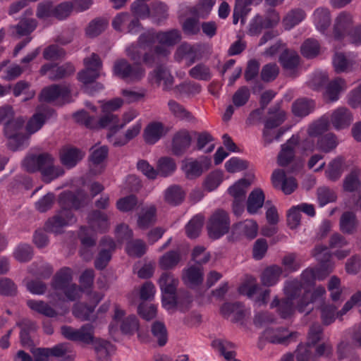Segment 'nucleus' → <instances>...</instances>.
<instances>
[{"mask_svg": "<svg viewBox=\"0 0 361 361\" xmlns=\"http://www.w3.org/2000/svg\"><path fill=\"white\" fill-rule=\"evenodd\" d=\"M167 132V128L161 123L153 121L145 127L143 137L147 143L154 144L164 136Z\"/></svg>", "mask_w": 361, "mask_h": 361, "instance_id": "nucleus-30", "label": "nucleus"}, {"mask_svg": "<svg viewBox=\"0 0 361 361\" xmlns=\"http://www.w3.org/2000/svg\"><path fill=\"white\" fill-rule=\"evenodd\" d=\"M125 312L118 306H115L112 320L109 326L111 336L116 338L121 331L123 334L131 335L138 330V320L134 315L124 317Z\"/></svg>", "mask_w": 361, "mask_h": 361, "instance_id": "nucleus-11", "label": "nucleus"}, {"mask_svg": "<svg viewBox=\"0 0 361 361\" xmlns=\"http://www.w3.org/2000/svg\"><path fill=\"white\" fill-rule=\"evenodd\" d=\"M281 274V269L278 266L267 267L261 276L262 282L267 286H274L279 281Z\"/></svg>", "mask_w": 361, "mask_h": 361, "instance_id": "nucleus-49", "label": "nucleus"}, {"mask_svg": "<svg viewBox=\"0 0 361 361\" xmlns=\"http://www.w3.org/2000/svg\"><path fill=\"white\" fill-rule=\"evenodd\" d=\"M310 19L317 31L323 35H327L331 24V12L329 8L317 7L313 11Z\"/></svg>", "mask_w": 361, "mask_h": 361, "instance_id": "nucleus-20", "label": "nucleus"}, {"mask_svg": "<svg viewBox=\"0 0 361 361\" xmlns=\"http://www.w3.org/2000/svg\"><path fill=\"white\" fill-rule=\"evenodd\" d=\"M322 327L317 324L311 327L306 345L300 344L295 352V357L298 361H308L312 356L311 348L321 339Z\"/></svg>", "mask_w": 361, "mask_h": 361, "instance_id": "nucleus-18", "label": "nucleus"}, {"mask_svg": "<svg viewBox=\"0 0 361 361\" xmlns=\"http://www.w3.org/2000/svg\"><path fill=\"white\" fill-rule=\"evenodd\" d=\"M294 334L289 332L286 329H267L263 333V337L267 341L273 343H285L288 342Z\"/></svg>", "mask_w": 361, "mask_h": 361, "instance_id": "nucleus-38", "label": "nucleus"}, {"mask_svg": "<svg viewBox=\"0 0 361 361\" xmlns=\"http://www.w3.org/2000/svg\"><path fill=\"white\" fill-rule=\"evenodd\" d=\"M350 166L344 157L337 156L331 159L324 169L325 177L331 181H336L341 178L345 169Z\"/></svg>", "mask_w": 361, "mask_h": 361, "instance_id": "nucleus-24", "label": "nucleus"}, {"mask_svg": "<svg viewBox=\"0 0 361 361\" xmlns=\"http://www.w3.org/2000/svg\"><path fill=\"white\" fill-rule=\"evenodd\" d=\"M353 343L341 341L338 345V356L342 360L350 354L353 350V345L361 346V323L356 326L352 334Z\"/></svg>", "mask_w": 361, "mask_h": 361, "instance_id": "nucleus-34", "label": "nucleus"}, {"mask_svg": "<svg viewBox=\"0 0 361 361\" xmlns=\"http://www.w3.org/2000/svg\"><path fill=\"white\" fill-rule=\"evenodd\" d=\"M312 255L315 259L322 263L319 268H308L301 275V281L292 280L286 283L284 293L286 299L281 302L275 298L271 306L278 307V312L282 318H288L293 316L296 311L300 313H309L314 308V304L322 302L326 294L324 287L317 286L312 292L305 291L304 295H300L302 288L312 285L317 280H322L329 273L328 270H323L325 263L330 262L331 255L329 248L323 245H317Z\"/></svg>", "mask_w": 361, "mask_h": 361, "instance_id": "nucleus-1", "label": "nucleus"}, {"mask_svg": "<svg viewBox=\"0 0 361 361\" xmlns=\"http://www.w3.org/2000/svg\"><path fill=\"white\" fill-rule=\"evenodd\" d=\"M258 224L252 219H246L233 224L231 228V238L238 240L242 238L254 239L258 233Z\"/></svg>", "mask_w": 361, "mask_h": 361, "instance_id": "nucleus-19", "label": "nucleus"}, {"mask_svg": "<svg viewBox=\"0 0 361 361\" xmlns=\"http://www.w3.org/2000/svg\"><path fill=\"white\" fill-rule=\"evenodd\" d=\"M191 142V138L188 131L181 130L177 133L173 140V149L176 154H179L187 147Z\"/></svg>", "mask_w": 361, "mask_h": 361, "instance_id": "nucleus-54", "label": "nucleus"}, {"mask_svg": "<svg viewBox=\"0 0 361 361\" xmlns=\"http://www.w3.org/2000/svg\"><path fill=\"white\" fill-rule=\"evenodd\" d=\"M210 159L207 157H200L197 160L185 159L183 161L182 169L190 178L200 176L202 172L209 169Z\"/></svg>", "mask_w": 361, "mask_h": 361, "instance_id": "nucleus-25", "label": "nucleus"}, {"mask_svg": "<svg viewBox=\"0 0 361 361\" xmlns=\"http://www.w3.org/2000/svg\"><path fill=\"white\" fill-rule=\"evenodd\" d=\"M87 197L82 192L73 195L71 192H63L59 198L60 205L63 209L46 224L47 229L52 233H59L66 226L74 224L76 221L71 210L66 207L78 209L81 202H85Z\"/></svg>", "mask_w": 361, "mask_h": 361, "instance_id": "nucleus-4", "label": "nucleus"}, {"mask_svg": "<svg viewBox=\"0 0 361 361\" xmlns=\"http://www.w3.org/2000/svg\"><path fill=\"white\" fill-rule=\"evenodd\" d=\"M221 314L233 320H238L243 314V308L239 303H225L221 308Z\"/></svg>", "mask_w": 361, "mask_h": 361, "instance_id": "nucleus-58", "label": "nucleus"}, {"mask_svg": "<svg viewBox=\"0 0 361 361\" xmlns=\"http://www.w3.org/2000/svg\"><path fill=\"white\" fill-rule=\"evenodd\" d=\"M347 85L345 80L340 78H336L327 86L325 97L327 99L332 102L336 101L338 99L340 93L345 91Z\"/></svg>", "mask_w": 361, "mask_h": 361, "instance_id": "nucleus-44", "label": "nucleus"}, {"mask_svg": "<svg viewBox=\"0 0 361 361\" xmlns=\"http://www.w3.org/2000/svg\"><path fill=\"white\" fill-rule=\"evenodd\" d=\"M355 24V17L352 13L340 12L334 18L332 35L329 39V42L333 46H336L337 42L344 44L346 35Z\"/></svg>", "mask_w": 361, "mask_h": 361, "instance_id": "nucleus-12", "label": "nucleus"}, {"mask_svg": "<svg viewBox=\"0 0 361 361\" xmlns=\"http://www.w3.org/2000/svg\"><path fill=\"white\" fill-rule=\"evenodd\" d=\"M149 80L151 82L163 86L164 89H169L171 87L173 79L171 73L163 68H157L149 75Z\"/></svg>", "mask_w": 361, "mask_h": 361, "instance_id": "nucleus-40", "label": "nucleus"}, {"mask_svg": "<svg viewBox=\"0 0 361 361\" xmlns=\"http://www.w3.org/2000/svg\"><path fill=\"white\" fill-rule=\"evenodd\" d=\"M185 197V192L181 188L177 185L169 187L164 192L165 200L172 204L180 203Z\"/></svg>", "mask_w": 361, "mask_h": 361, "instance_id": "nucleus-55", "label": "nucleus"}, {"mask_svg": "<svg viewBox=\"0 0 361 361\" xmlns=\"http://www.w3.org/2000/svg\"><path fill=\"white\" fill-rule=\"evenodd\" d=\"M104 294L100 293H88V299L92 302L93 307H87L82 304H77L73 309V314L82 319L89 320L92 319L91 314L93 312L94 306L103 298Z\"/></svg>", "mask_w": 361, "mask_h": 361, "instance_id": "nucleus-27", "label": "nucleus"}, {"mask_svg": "<svg viewBox=\"0 0 361 361\" xmlns=\"http://www.w3.org/2000/svg\"><path fill=\"white\" fill-rule=\"evenodd\" d=\"M157 221V208L155 205L147 204L141 208L137 217V226L146 228Z\"/></svg>", "mask_w": 361, "mask_h": 361, "instance_id": "nucleus-36", "label": "nucleus"}, {"mask_svg": "<svg viewBox=\"0 0 361 361\" xmlns=\"http://www.w3.org/2000/svg\"><path fill=\"white\" fill-rule=\"evenodd\" d=\"M152 333L159 345H164L168 339L167 331L164 323L156 322L152 326Z\"/></svg>", "mask_w": 361, "mask_h": 361, "instance_id": "nucleus-64", "label": "nucleus"}, {"mask_svg": "<svg viewBox=\"0 0 361 361\" xmlns=\"http://www.w3.org/2000/svg\"><path fill=\"white\" fill-rule=\"evenodd\" d=\"M176 170V164L170 158H161L157 163L158 175L166 177L171 175Z\"/></svg>", "mask_w": 361, "mask_h": 361, "instance_id": "nucleus-62", "label": "nucleus"}, {"mask_svg": "<svg viewBox=\"0 0 361 361\" xmlns=\"http://www.w3.org/2000/svg\"><path fill=\"white\" fill-rule=\"evenodd\" d=\"M336 199V192L329 188L322 187L317 190V201L320 207L335 202Z\"/></svg>", "mask_w": 361, "mask_h": 361, "instance_id": "nucleus-60", "label": "nucleus"}, {"mask_svg": "<svg viewBox=\"0 0 361 361\" xmlns=\"http://www.w3.org/2000/svg\"><path fill=\"white\" fill-rule=\"evenodd\" d=\"M138 114L137 110L132 109L124 112L121 119L116 114H109L99 118V125L110 132L118 133L121 129L133 121Z\"/></svg>", "mask_w": 361, "mask_h": 361, "instance_id": "nucleus-14", "label": "nucleus"}, {"mask_svg": "<svg viewBox=\"0 0 361 361\" xmlns=\"http://www.w3.org/2000/svg\"><path fill=\"white\" fill-rule=\"evenodd\" d=\"M202 271L198 267H190L183 271V280L189 286H194L202 281Z\"/></svg>", "mask_w": 361, "mask_h": 361, "instance_id": "nucleus-45", "label": "nucleus"}, {"mask_svg": "<svg viewBox=\"0 0 361 361\" xmlns=\"http://www.w3.org/2000/svg\"><path fill=\"white\" fill-rule=\"evenodd\" d=\"M264 202V195L260 189L254 190L249 195L247 204V212L250 214H255Z\"/></svg>", "mask_w": 361, "mask_h": 361, "instance_id": "nucleus-48", "label": "nucleus"}, {"mask_svg": "<svg viewBox=\"0 0 361 361\" xmlns=\"http://www.w3.org/2000/svg\"><path fill=\"white\" fill-rule=\"evenodd\" d=\"M180 39V33L176 30L168 32H159L156 35L152 32L144 33L139 37L138 44H132L126 49L127 55L133 60L140 59L141 50L147 48H154V56L151 59L148 54L144 57L146 63L158 60L161 56H166L169 53V47L176 44Z\"/></svg>", "mask_w": 361, "mask_h": 361, "instance_id": "nucleus-2", "label": "nucleus"}, {"mask_svg": "<svg viewBox=\"0 0 361 361\" xmlns=\"http://www.w3.org/2000/svg\"><path fill=\"white\" fill-rule=\"evenodd\" d=\"M285 113L283 111H280L278 112L276 118L269 119L266 122L264 137L267 142H271L274 140L272 135L275 133L274 128L279 126L285 120Z\"/></svg>", "mask_w": 361, "mask_h": 361, "instance_id": "nucleus-51", "label": "nucleus"}, {"mask_svg": "<svg viewBox=\"0 0 361 361\" xmlns=\"http://www.w3.org/2000/svg\"><path fill=\"white\" fill-rule=\"evenodd\" d=\"M230 227V219L227 212L224 210L216 211L210 217L207 224L209 236L217 239L226 234Z\"/></svg>", "mask_w": 361, "mask_h": 361, "instance_id": "nucleus-15", "label": "nucleus"}, {"mask_svg": "<svg viewBox=\"0 0 361 361\" xmlns=\"http://www.w3.org/2000/svg\"><path fill=\"white\" fill-rule=\"evenodd\" d=\"M73 71L74 68L71 64L58 66L55 64L49 63L43 66L40 70L42 75H46L51 80L61 78Z\"/></svg>", "mask_w": 361, "mask_h": 361, "instance_id": "nucleus-33", "label": "nucleus"}, {"mask_svg": "<svg viewBox=\"0 0 361 361\" xmlns=\"http://www.w3.org/2000/svg\"><path fill=\"white\" fill-rule=\"evenodd\" d=\"M87 222L89 228H81L79 233L82 246L80 253L85 259H88L92 256V253H88L87 249L94 245V233L104 232L109 226L107 216L99 211L91 213L88 216Z\"/></svg>", "mask_w": 361, "mask_h": 361, "instance_id": "nucleus-7", "label": "nucleus"}, {"mask_svg": "<svg viewBox=\"0 0 361 361\" xmlns=\"http://www.w3.org/2000/svg\"><path fill=\"white\" fill-rule=\"evenodd\" d=\"M332 64L336 73H348L354 70L357 63L355 56L336 52L332 59Z\"/></svg>", "mask_w": 361, "mask_h": 361, "instance_id": "nucleus-29", "label": "nucleus"}, {"mask_svg": "<svg viewBox=\"0 0 361 361\" xmlns=\"http://www.w3.org/2000/svg\"><path fill=\"white\" fill-rule=\"evenodd\" d=\"M329 129V118L322 117L319 120L311 124L307 130L308 136L303 141L305 151L312 152L315 149L328 153L334 149L338 145L337 137L333 133H328L317 139V145L314 138L321 135Z\"/></svg>", "mask_w": 361, "mask_h": 361, "instance_id": "nucleus-5", "label": "nucleus"}, {"mask_svg": "<svg viewBox=\"0 0 361 361\" xmlns=\"http://www.w3.org/2000/svg\"><path fill=\"white\" fill-rule=\"evenodd\" d=\"M305 17L306 13L302 9H293L286 13L282 23L286 30H290L304 20Z\"/></svg>", "mask_w": 361, "mask_h": 361, "instance_id": "nucleus-43", "label": "nucleus"}, {"mask_svg": "<svg viewBox=\"0 0 361 361\" xmlns=\"http://www.w3.org/2000/svg\"><path fill=\"white\" fill-rule=\"evenodd\" d=\"M13 111L10 106L0 108V123H4L5 135L8 139V147L19 150L27 145V137L20 133L24 121L20 118L13 119Z\"/></svg>", "mask_w": 361, "mask_h": 361, "instance_id": "nucleus-6", "label": "nucleus"}, {"mask_svg": "<svg viewBox=\"0 0 361 361\" xmlns=\"http://www.w3.org/2000/svg\"><path fill=\"white\" fill-rule=\"evenodd\" d=\"M85 156V153L76 148L66 147L60 152V160L68 169L74 167Z\"/></svg>", "mask_w": 361, "mask_h": 361, "instance_id": "nucleus-32", "label": "nucleus"}, {"mask_svg": "<svg viewBox=\"0 0 361 361\" xmlns=\"http://www.w3.org/2000/svg\"><path fill=\"white\" fill-rule=\"evenodd\" d=\"M212 346L225 361H241L236 358L235 345L233 343L218 338L212 341Z\"/></svg>", "mask_w": 361, "mask_h": 361, "instance_id": "nucleus-28", "label": "nucleus"}, {"mask_svg": "<svg viewBox=\"0 0 361 361\" xmlns=\"http://www.w3.org/2000/svg\"><path fill=\"white\" fill-rule=\"evenodd\" d=\"M224 180V173L221 170H214L208 173L203 180L202 188L207 192L216 190Z\"/></svg>", "mask_w": 361, "mask_h": 361, "instance_id": "nucleus-39", "label": "nucleus"}, {"mask_svg": "<svg viewBox=\"0 0 361 361\" xmlns=\"http://www.w3.org/2000/svg\"><path fill=\"white\" fill-rule=\"evenodd\" d=\"M102 249L95 261V266L97 269L104 268L111 259V251L115 248L114 242L109 238L104 239L102 242Z\"/></svg>", "mask_w": 361, "mask_h": 361, "instance_id": "nucleus-41", "label": "nucleus"}, {"mask_svg": "<svg viewBox=\"0 0 361 361\" xmlns=\"http://www.w3.org/2000/svg\"><path fill=\"white\" fill-rule=\"evenodd\" d=\"M178 281L171 273H163L160 276L158 284L160 287L162 294V305L168 311L173 310L176 307L180 310H184L190 303L191 300L189 297L181 298L176 297V290Z\"/></svg>", "mask_w": 361, "mask_h": 361, "instance_id": "nucleus-8", "label": "nucleus"}, {"mask_svg": "<svg viewBox=\"0 0 361 361\" xmlns=\"http://www.w3.org/2000/svg\"><path fill=\"white\" fill-rule=\"evenodd\" d=\"M271 182L274 188L280 189L284 194L293 193L298 187L295 178L287 175L284 171L275 170L271 176Z\"/></svg>", "mask_w": 361, "mask_h": 361, "instance_id": "nucleus-21", "label": "nucleus"}, {"mask_svg": "<svg viewBox=\"0 0 361 361\" xmlns=\"http://www.w3.org/2000/svg\"><path fill=\"white\" fill-rule=\"evenodd\" d=\"M42 178L45 182L49 183L53 180L61 176L64 173V170L60 166L54 164V159L48 154L45 163L41 171Z\"/></svg>", "mask_w": 361, "mask_h": 361, "instance_id": "nucleus-35", "label": "nucleus"}, {"mask_svg": "<svg viewBox=\"0 0 361 361\" xmlns=\"http://www.w3.org/2000/svg\"><path fill=\"white\" fill-rule=\"evenodd\" d=\"M180 260L178 251H170L163 255L159 259V266L161 269L167 270L175 267Z\"/></svg>", "mask_w": 361, "mask_h": 361, "instance_id": "nucleus-52", "label": "nucleus"}, {"mask_svg": "<svg viewBox=\"0 0 361 361\" xmlns=\"http://www.w3.org/2000/svg\"><path fill=\"white\" fill-rule=\"evenodd\" d=\"M84 66L85 69L78 73V80L85 85V91L88 94H94L103 89L102 84L93 83L102 75V61L98 55L92 54L84 59Z\"/></svg>", "mask_w": 361, "mask_h": 361, "instance_id": "nucleus-10", "label": "nucleus"}, {"mask_svg": "<svg viewBox=\"0 0 361 361\" xmlns=\"http://www.w3.org/2000/svg\"><path fill=\"white\" fill-rule=\"evenodd\" d=\"M113 72L116 76L128 81H137L145 75V71L141 67H131L124 59L118 60L114 63Z\"/></svg>", "mask_w": 361, "mask_h": 361, "instance_id": "nucleus-16", "label": "nucleus"}, {"mask_svg": "<svg viewBox=\"0 0 361 361\" xmlns=\"http://www.w3.org/2000/svg\"><path fill=\"white\" fill-rule=\"evenodd\" d=\"M47 156L48 154L27 156L23 161V167L29 172L42 171Z\"/></svg>", "mask_w": 361, "mask_h": 361, "instance_id": "nucleus-46", "label": "nucleus"}, {"mask_svg": "<svg viewBox=\"0 0 361 361\" xmlns=\"http://www.w3.org/2000/svg\"><path fill=\"white\" fill-rule=\"evenodd\" d=\"M340 226L343 232L353 233L358 226V221L353 212H344L340 220Z\"/></svg>", "mask_w": 361, "mask_h": 361, "instance_id": "nucleus-47", "label": "nucleus"}, {"mask_svg": "<svg viewBox=\"0 0 361 361\" xmlns=\"http://www.w3.org/2000/svg\"><path fill=\"white\" fill-rule=\"evenodd\" d=\"M320 51V45L317 40L310 38L306 39L301 46L302 54L308 59L317 56Z\"/></svg>", "mask_w": 361, "mask_h": 361, "instance_id": "nucleus-56", "label": "nucleus"}, {"mask_svg": "<svg viewBox=\"0 0 361 361\" xmlns=\"http://www.w3.org/2000/svg\"><path fill=\"white\" fill-rule=\"evenodd\" d=\"M253 181V177L241 178L228 188V192L235 200H244L247 189Z\"/></svg>", "mask_w": 361, "mask_h": 361, "instance_id": "nucleus-42", "label": "nucleus"}, {"mask_svg": "<svg viewBox=\"0 0 361 361\" xmlns=\"http://www.w3.org/2000/svg\"><path fill=\"white\" fill-rule=\"evenodd\" d=\"M355 305L361 306L360 291L353 294L339 311H336V307L334 305H323L320 310L322 320L324 324L329 325L333 323L336 318H341Z\"/></svg>", "mask_w": 361, "mask_h": 361, "instance_id": "nucleus-13", "label": "nucleus"}, {"mask_svg": "<svg viewBox=\"0 0 361 361\" xmlns=\"http://www.w3.org/2000/svg\"><path fill=\"white\" fill-rule=\"evenodd\" d=\"M343 189L346 192H360L361 190V168L354 166L345 176Z\"/></svg>", "mask_w": 361, "mask_h": 361, "instance_id": "nucleus-31", "label": "nucleus"}, {"mask_svg": "<svg viewBox=\"0 0 361 361\" xmlns=\"http://www.w3.org/2000/svg\"><path fill=\"white\" fill-rule=\"evenodd\" d=\"M314 108V103L312 100L300 99L293 104V113L296 116H305L308 115Z\"/></svg>", "mask_w": 361, "mask_h": 361, "instance_id": "nucleus-53", "label": "nucleus"}, {"mask_svg": "<svg viewBox=\"0 0 361 361\" xmlns=\"http://www.w3.org/2000/svg\"><path fill=\"white\" fill-rule=\"evenodd\" d=\"M196 57V52L194 48L187 44H181L176 51L175 59L180 61L182 60L185 61L187 66L191 65L194 63Z\"/></svg>", "mask_w": 361, "mask_h": 361, "instance_id": "nucleus-50", "label": "nucleus"}, {"mask_svg": "<svg viewBox=\"0 0 361 361\" xmlns=\"http://www.w3.org/2000/svg\"><path fill=\"white\" fill-rule=\"evenodd\" d=\"M303 142H298V137L293 136L286 144L282 146L281 151L278 157V163L280 166H286L292 160L296 149H301L304 152Z\"/></svg>", "mask_w": 361, "mask_h": 361, "instance_id": "nucleus-26", "label": "nucleus"}, {"mask_svg": "<svg viewBox=\"0 0 361 361\" xmlns=\"http://www.w3.org/2000/svg\"><path fill=\"white\" fill-rule=\"evenodd\" d=\"M27 305L32 310L47 317H53L56 314L55 310L43 301L28 300Z\"/></svg>", "mask_w": 361, "mask_h": 361, "instance_id": "nucleus-61", "label": "nucleus"}, {"mask_svg": "<svg viewBox=\"0 0 361 361\" xmlns=\"http://www.w3.org/2000/svg\"><path fill=\"white\" fill-rule=\"evenodd\" d=\"M93 327L91 325H85L80 329H73L69 326L61 327L62 335L70 340L80 341L85 343H92L97 353L109 354L114 350V346L109 342L94 339Z\"/></svg>", "mask_w": 361, "mask_h": 361, "instance_id": "nucleus-9", "label": "nucleus"}, {"mask_svg": "<svg viewBox=\"0 0 361 361\" xmlns=\"http://www.w3.org/2000/svg\"><path fill=\"white\" fill-rule=\"evenodd\" d=\"M69 90L67 87H61L57 85H52L44 88L40 94V100L43 102H52L55 99L61 98L64 102H68L66 97L68 96Z\"/></svg>", "mask_w": 361, "mask_h": 361, "instance_id": "nucleus-37", "label": "nucleus"}, {"mask_svg": "<svg viewBox=\"0 0 361 361\" xmlns=\"http://www.w3.org/2000/svg\"><path fill=\"white\" fill-rule=\"evenodd\" d=\"M280 61L286 70L292 71L299 63V56L295 51L286 50L281 54Z\"/></svg>", "mask_w": 361, "mask_h": 361, "instance_id": "nucleus-57", "label": "nucleus"}, {"mask_svg": "<svg viewBox=\"0 0 361 361\" xmlns=\"http://www.w3.org/2000/svg\"><path fill=\"white\" fill-rule=\"evenodd\" d=\"M108 155V148L106 146L94 145L92 148L90 154V161L93 165H99L106 159Z\"/></svg>", "mask_w": 361, "mask_h": 361, "instance_id": "nucleus-63", "label": "nucleus"}, {"mask_svg": "<svg viewBox=\"0 0 361 361\" xmlns=\"http://www.w3.org/2000/svg\"><path fill=\"white\" fill-rule=\"evenodd\" d=\"M94 274L92 270L85 271L80 279V283L85 287L84 289L78 288L75 284L69 285L72 280V271L70 268L64 267L56 274L51 288L53 293L51 298L54 304L58 305L64 300V294L66 299L70 301L79 298L87 287H90L93 282Z\"/></svg>", "mask_w": 361, "mask_h": 361, "instance_id": "nucleus-3", "label": "nucleus"}, {"mask_svg": "<svg viewBox=\"0 0 361 361\" xmlns=\"http://www.w3.org/2000/svg\"><path fill=\"white\" fill-rule=\"evenodd\" d=\"M142 128V122L141 120H138L132 126H129L125 130L123 134H119L118 133L114 132L113 133L108 130L106 137L109 142L114 146H123L130 140L135 138L140 133Z\"/></svg>", "mask_w": 361, "mask_h": 361, "instance_id": "nucleus-17", "label": "nucleus"}, {"mask_svg": "<svg viewBox=\"0 0 361 361\" xmlns=\"http://www.w3.org/2000/svg\"><path fill=\"white\" fill-rule=\"evenodd\" d=\"M204 218L202 215L195 216L186 226V233L190 238L198 236L202 229Z\"/></svg>", "mask_w": 361, "mask_h": 361, "instance_id": "nucleus-59", "label": "nucleus"}, {"mask_svg": "<svg viewBox=\"0 0 361 361\" xmlns=\"http://www.w3.org/2000/svg\"><path fill=\"white\" fill-rule=\"evenodd\" d=\"M260 288L256 283V280L250 276L247 279L246 281L244 282L238 288V291L240 294L247 295L250 298H255L256 303L264 304L267 302V299L269 295V290H264L260 292Z\"/></svg>", "mask_w": 361, "mask_h": 361, "instance_id": "nucleus-22", "label": "nucleus"}, {"mask_svg": "<svg viewBox=\"0 0 361 361\" xmlns=\"http://www.w3.org/2000/svg\"><path fill=\"white\" fill-rule=\"evenodd\" d=\"M323 117H327L329 125L331 124L336 130L348 128L353 121L352 113L345 107L338 108L333 111L329 116L325 115Z\"/></svg>", "mask_w": 361, "mask_h": 361, "instance_id": "nucleus-23", "label": "nucleus"}]
</instances>
